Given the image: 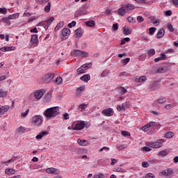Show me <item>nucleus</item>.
Listing matches in <instances>:
<instances>
[{"mask_svg": "<svg viewBox=\"0 0 178 178\" xmlns=\"http://www.w3.org/2000/svg\"><path fill=\"white\" fill-rule=\"evenodd\" d=\"M76 26V21H72L71 23L68 24V27L72 29V27H74Z\"/></svg>", "mask_w": 178, "mask_h": 178, "instance_id": "obj_60", "label": "nucleus"}, {"mask_svg": "<svg viewBox=\"0 0 178 178\" xmlns=\"http://www.w3.org/2000/svg\"><path fill=\"white\" fill-rule=\"evenodd\" d=\"M146 145L150 147V148H161V147H163V140L161 139L156 142H149L147 143Z\"/></svg>", "mask_w": 178, "mask_h": 178, "instance_id": "obj_2", "label": "nucleus"}, {"mask_svg": "<svg viewBox=\"0 0 178 178\" xmlns=\"http://www.w3.org/2000/svg\"><path fill=\"white\" fill-rule=\"evenodd\" d=\"M81 56L82 58H88V54L86 51H81Z\"/></svg>", "mask_w": 178, "mask_h": 178, "instance_id": "obj_61", "label": "nucleus"}, {"mask_svg": "<svg viewBox=\"0 0 178 178\" xmlns=\"http://www.w3.org/2000/svg\"><path fill=\"white\" fill-rule=\"evenodd\" d=\"M0 13H2L3 15L5 13H8V10L6 8H0Z\"/></svg>", "mask_w": 178, "mask_h": 178, "instance_id": "obj_58", "label": "nucleus"}, {"mask_svg": "<svg viewBox=\"0 0 178 178\" xmlns=\"http://www.w3.org/2000/svg\"><path fill=\"white\" fill-rule=\"evenodd\" d=\"M51 98H52V95H51V93H47L44 96V101L46 102H49V101H51Z\"/></svg>", "mask_w": 178, "mask_h": 178, "instance_id": "obj_32", "label": "nucleus"}, {"mask_svg": "<svg viewBox=\"0 0 178 178\" xmlns=\"http://www.w3.org/2000/svg\"><path fill=\"white\" fill-rule=\"evenodd\" d=\"M17 131L20 134H23V133H24V131H26V128H24V127L21 126V127L17 128Z\"/></svg>", "mask_w": 178, "mask_h": 178, "instance_id": "obj_41", "label": "nucleus"}, {"mask_svg": "<svg viewBox=\"0 0 178 178\" xmlns=\"http://www.w3.org/2000/svg\"><path fill=\"white\" fill-rule=\"evenodd\" d=\"M152 23H153L154 26H158V24H159V21L158 19H152Z\"/></svg>", "mask_w": 178, "mask_h": 178, "instance_id": "obj_62", "label": "nucleus"}, {"mask_svg": "<svg viewBox=\"0 0 178 178\" xmlns=\"http://www.w3.org/2000/svg\"><path fill=\"white\" fill-rule=\"evenodd\" d=\"M167 28L170 33H173V31H175V29H173V25H172V24H168Z\"/></svg>", "mask_w": 178, "mask_h": 178, "instance_id": "obj_50", "label": "nucleus"}, {"mask_svg": "<svg viewBox=\"0 0 178 178\" xmlns=\"http://www.w3.org/2000/svg\"><path fill=\"white\" fill-rule=\"evenodd\" d=\"M0 51H2V52H8L9 51H15V47H3L0 48Z\"/></svg>", "mask_w": 178, "mask_h": 178, "instance_id": "obj_17", "label": "nucleus"}, {"mask_svg": "<svg viewBox=\"0 0 178 178\" xmlns=\"http://www.w3.org/2000/svg\"><path fill=\"white\" fill-rule=\"evenodd\" d=\"M65 24L63 23V22H60L56 26L54 29V31H58L59 30H60V29H62V27H63V25Z\"/></svg>", "mask_w": 178, "mask_h": 178, "instance_id": "obj_27", "label": "nucleus"}, {"mask_svg": "<svg viewBox=\"0 0 178 178\" xmlns=\"http://www.w3.org/2000/svg\"><path fill=\"white\" fill-rule=\"evenodd\" d=\"M130 62V58H127L125 59H122L121 60V63H122V65H127Z\"/></svg>", "mask_w": 178, "mask_h": 178, "instance_id": "obj_45", "label": "nucleus"}, {"mask_svg": "<svg viewBox=\"0 0 178 178\" xmlns=\"http://www.w3.org/2000/svg\"><path fill=\"white\" fill-rule=\"evenodd\" d=\"M31 42H32V44H38V35H33L31 36Z\"/></svg>", "mask_w": 178, "mask_h": 178, "instance_id": "obj_22", "label": "nucleus"}, {"mask_svg": "<svg viewBox=\"0 0 178 178\" xmlns=\"http://www.w3.org/2000/svg\"><path fill=\"white\" fill-rule=\"evenodd\" d=\"M166 102V98H161L157 100L158 104H165Z\"/></svg>", "mask_w": 178, "mask_h": 178, "instance_id": "obj_57", "label": "nucleus"}, {"mask_svg": "<svg viewBox=\"0 0 178 178\" xmlns=\"http://www.w3.org/2000/svg\"><path fill=\"white\" fill-rule=\"evenodd\" d=\"M165 35V29H161L159 31V32L156 34L157 38H162Z\"/></svg>", "mask_w": 178, "mask_h": 178, "instance_id": "obj_24", "label": "nucleus"}, {"mask_svg": "<svg viewBox=\"0 0 178 178\" xmlns=\"http://www.w3.org/2000/svg\"><path fill=\"white\" fill-rule=\"evenodd\" d=\"M6 175H13L15 173V170L12 168H7L6 170Z\"/></svg>", "mask_w": 178, "mask_h": 178, "instance_id": "obj_47", "label": "nucleus"}, {"mask_svg": "<svg viewBox=\"0 0 178 178\" xmlns=\"http://www.w3.org/2000/svg\"><path fill=\"white\" fill-rule=\"evenodd\" d=\"M60 113V109L58 106L49 108L44 112V115L47 119H51V118H56Z\"/></svg>", "mask_w": 178, "mask_h": 178, "instance_id": "obj_1", "label": "nucleus"}, {"mask_svg": "<svg viewBox=\"0 0 178 178\" xmlns=\"http://www.w3.org/2000/svg\"><path fill=\"white\" fill-rule=\"evenodd\" d=\"M140 149H141V151H143V152H149V151H152V149L147 146L141 147Z\"/></svg>", "mask_w": 178, "mask_h": 178, "instance_id": "obj_42", "label": "nucleus"}, {"mask_svg": "<svg viewBox=\"0 0 178 178\" xmlns=\"http://www.w3.org/2000/svg\"><path fill=\"white\" fill-rule=\"evenodd\" d=\"M29 112H30V109L28 108L24 113H22L21 118H26L29 115Z\"/></svg>", "mask_w": 178, "mask_h": 178, "instance_id": "obj_55", "label": "nucleus"}, {"mask_svg": "<svg viewBox=\"0 0 178 178\" xmlns=\"http://www.w3.org/2000/svg\"><path fill=\"white\" fill-rule=\"evenodd\" d=\"M124 8L127 11V10H133L134 9V5L129 3V4L125 5Z\"/></svg>", "mask_w": 178, "mask_h": 178, "instance_id": "obj_33", "label": "nucleus"}, {"mask_svg": "<svg viewBox=\"0 0 178 178\" xmlns=\"http://www.w3.org/2000/svg\"><path fill=\"white\" fill-rule=\"evenodd\" d=\"M122 136H123L124 137H127V136H130V132L127 131H122L121 132Z\"/></svg>", "mask_w": 178, "mask_h": 178, "instance_id": "obj_54", "label": "nucleus"}, {"mask_svg": "<svg viewBox=\"0 0 178 178\" xmlns=\"http://www.w3.org/2000/svg\"><path fill=\"white\" fill-rule=\"evenodd\" d=\"M155 31H156V28L151 27L149 29V35H154Z\"/></svg>", "mask_w": 178, "mask_h": 178, "instance_id": "obj_39", "label": "nucleus"}, {"mask_svg": "<svg viewBox=\"0 0 178 178\" xmlns=\"http://www.w3.org/2000/svg\"><path fill=\"white\" fill-rule=\"evenodd\" d=\"M62 83H63V80L62 79V77L58 76L56 79V83H57V84H62Z\"/></svg>", "mask_w": 178, "mask_h": 178, "instance_id": "obj_49", "label": "nucleus"}, {"mask_svg": "<svg viewBox=\"0 0 178 178\" xmlns=\"http://www.w3.org/2000/svg\"><path fill=\"white\" fill-rule=\"evenodd\" d=\"M155 124V122H151L149 124L143 126L141 129L143 131H148L149 129H152V127Z\"/></svg>", "mask_w": 178, "mask_h": 178, "instance_id": "obj_13", "label": "nucleus"}, {"mask_svg": "<svg viewBox=\"0 0 178 178\" xmlns=\"http://www.w3.org/2000/svg\"><path fill=\"white\" fill-rule=\"evenodd\" d=\"M175 136V134L172 131H168L165 134V138H172Z\"/></svg>", "mask_w": 178, "mask_h": 178, "instance_id": "obj_37", "label": "nucleus"}, {"mask_svg": "<svg viewBox=\"0 0 178 178\" xmlns=\"http://www.w3.org/2000/svg\"><path fill=\"white\" fill-rule=\"evenodd\" d=\"M93 178H106L104 173L99 172L94 175Z\"/></svg>", "mask_w": 178, "mask_h": 178, "instance_id": "obj_40", "label": "nucleus"}, {"mask_svg": "<svg viewBox=\"0 0 178 178\" xmlns=\"http://www.w3.org/2000/svg\"><path fill=\"white\" fill-rule=\"evenodd\" d=\"M32 124L35 126H41L42 124V116L35 115L32 118Z\"/></svg>", "mask_w": 178, "mask_h": 178, "instance_id": "obj_5", "label": "nucleus"}, {"mask_svg": "<svg viewBox=\"0 0 178 178\" xmlns=\"http://www.w3.org/2000/svg\"><path fill=\"white\" fill-rule=\"evenodd\" d=\"M116 148L118 149V151H122V149H124V148H126V145H116Z\"/></svg>", "mask_w": 178, "mask_h": 178, "instance_id": "obj_48", "label": "nucleus"}, {"mask_svg": "<svg viewBox=\"0 0 178 178\" xmlns=\"http://www.w3.org/2000/svg\"><path fill=\"white\" fill-rule=\"evenodd\" d=\"M77 143L79 145H82L83 147L88 145V141L86 140L78 139Z\"/></svg>", "mask_w": 178, "mask_h": 178, "instance_id": "obj_25", "label": "nucleus"}, {"mask_svg": "<svg viewBox=\"0 0 178 178\" xmlns=\"http://www.w3.org/2000/svg\"><path fill=\"white\" fill-rule=\"evenodd\" d=\"M7 95H8V93H6V92L3 91L2 90L0 89V98L6 97Z\"/></svg>", "mask_w": 178, "mask_h": 178, "instance_id": "obj_56", "label": "nucleus"}, {"mask_svg": "<svg viewBox=\"0 0 178 178\" xmlns=\"http://www.w3.org/2000/svg\"><path fill=\"white\" fill-rule=\"evenodd\" d=\"M81 50L74 49L73 51L71 52V55L73 56H81Z\"/></svg>", "mask_w": 178, "mask_h": 178, "instance_id": "obj_20", "label": "nucleus"}, {"mask_svg": "<svg viewBox=\"0 0 178 178\" xmlns=\"http://www.w3.org/2000/svg\"><path fill=\"white\" fill-rule=\"evenodd\" d=\"M168 151L166 150H162L159 152V153L157 154V155H159V156H166V155H168Z\"/></svg>", "mask_w": 178, "mask_h": 178, "instance_id": "obj_36", "label": "nucleus"}, {"mask_svg": "<svg viewBox=\"0 0 178 178\" xmlns=\"http://www.w3.org/2000/svg\"><path fill=\"white\" fill-rule=\"evenodd\" d=\"M122 30H123V33H124V34H125V35H129L131 34L132 29H129V27L124 26Z\"/></svg>", "mask_w": 178, "mask_h": 178, "instance_id": "obj_19", "label": "nucleus"}, {"mask_svg": "<svg viewBox=\"0 0 178 178\" xmlns=\"http://www.w3.org/2000/svg\"><path fill=\"white\" fill-rule=\"evenodd\" d=\"M102 115H104V116H113V109H112V108H108L106 109H104L102 111Z\"/></svg>", "mask_w": 178, "mask_h": 178, "instance_id": "obj_9", "label": "nucleus"}, {"mask_svg": "<svg viewBox=\"0 0 178 178\" xmlns=\"http://www.w3.org/2000/svg\"><path fill=\"white\" fill-rule=\"evenodd\" d=\"M86 26H88V27H94V26H95V22H94L93 20H90L86 22Z\"/></svg>", "mask_w": 178, "mask_h": 178, "instance_id": "obj_31", "label": "nucleus"}, {"mask_svg": "<svg viewBox=\"0 0 178 178\" xmlns=\"http://www.w3.org/2000/svg\"><path fill=\"white\" fill-rule=\"evenodd\" d=\"M166 72V69L163 67H159L156 69V73H165Z\"/></svg>", "mask_w": 178, "mask_h": 178, "instance_id": "obj_38", "label": "nucleus"}, {"mask_svg": "<svg viewBox=\"0 0 178 178\" xmlns=\"http://www.w3.org/2000/svg\"><path fill=\"white\" fill-rule=\"evenodd\" d=\"M162 175L165 177H170L173 175V170L172 168H168L161 172Z\"/></svg>", "mask_w": 178, "mask_h": 178, "instance_id": "obj_11", "label": "nucleus"}, {"mask_svg": "<svg viewBox=\"0 0 178 178\" xmlns=\"http://www.w3.org/2000/svg\"><path fill=\"white\" fill-rule=\"evenodd\" d=\"M46 172L47 173H49V175H59V173H60V170L55 168H47Z\"/></svg>", "mask_w": 178, "mask_h": 178, "instance_id": "obj_8", "label": "nucleus"}, {"mask_svg": "<svg viewBox=\"0 0 178 178\" xmlns=\"http://www.w3.org/2000/svg\"><path fill=\"white\" fill-rule=\"evenodd\" d=\"M143 178H155V176L152 173H148L145 177Z\"/></svg>", "mask_w": 178, "mask_h": 178, "instance_id": "obj_59", "label": "nucleus"}, {"mask_svg": "<svg viewBox=\"0 0 178 178\" xmlns=\"http://www.w3.org/2000/svg\"><path fill=\"white\" fill-rule=\"evenodd\" d=\"M17 159H19V158L17 156H13L10 160H8L7 161H4L3 163H12L15 162V161H17Z\"/></svg>", "mask_w": 178, "mask_h": 178, "instance_id": "obj_34", "label": "nucleus"}, {"mask_svg": "<svg viewBox=\"0 0 178 178\" xmlns=\"http://www.w3.org/2000/svg\"><path fill=\"white\" fill-rule=\"evenodd\" d=\"M127 13V11L125 7H121L118 9V14L120 15V16H124Z\"/></svg>", "mask_w": 178, "mask_h": 178, "instance_id": "obj_21", "label": "nucleus"}, {"mask_svg": "<svg viewBox=\"0 0 178 178\" xmlns=\"http://www.w3.org/2000/svg\"><path fill=\"white\" fill-rule=\"evenodd\" d=\"M70 29L69 28H65L62 30V35L65 40L70 35Z\"/></svg>", "mask_w": 178, "mask_h": 178, "instance_id": "obj_12", "label": "nucleus"}, {"mask_svg": "<svg viewBox=\"0 0 178 178\" xmlns=\"http://www.w3.org/2000/svg\"><path fill=\"white\" fill-rule=\"evenodd\" d=\"M147 80V78L144 76H140L139 79H136V81L138 83H144V81H145Z\"/></svg>", "mask_w": 178, "mask_h": 178, "instance_id": "obj_43", "label": "nucleus"}, {"mask_svg": "<svg viewBox=\"0 0 178 178\" xmlns=\"http://www.w3.org/2000/svg\"><path fill=\"white\" fill-rule=\"evenodd\" d=\"M54 77H55L54 73H47L44 76L43 80L45 83H51V81L54 79Z\"/></svg>", "mask_w": 178, "mask_h": 178, "instance_id": "obj_6", "label": "nucleus"}, {"mask_svg": "<svg viewBox=\"0 0 178 178\" xmlns=\"http://www.w3.org/2000/svg\"><path fill=\"white\" fill-rule=\"evenodd\" d=\"M54 20H55V18L54 17H51L49 19L39 23L38 26H42L44 27V29H45V30H48L49 24H51Z\"/></svg>", "mask_w": 178, "mask_h": 178, "instance_id": "obj_4", "label": "nucleus"}, {"mask_svg": "<svg viewBox=\"0 0 178 178\" xmlns=\"http://www.w3.org/2000/svg\"><path fill=\"white\" fill-rule=\"evenodd\" d=\"M147 55H149V56H154V55H155V49H152L148 50Z\"/></svg>", "mask_w": 178, "mask_h": 178, "instance_id": "obj_46", "label": "nucleus"}, {"mask_svg": "<svg viewBox=\"0 0 178 178\" xmlns=\"http://www.w3.org/2000/svg\"><path fill=\"white\" fill-rule=\"evenodd\" d=\"M112 29L113 31H118L119 29V24H118V23L113 24Z\"/></svg>", "mask_w": 178, "mask_h": 178, "instance_id": "obj_53", "label": "nucleus"}, {"mask_svg": "<svg viewBox=\"0 0 178 178\" xmlns=\"http://www.w3.org/2000/svg\"><path fill=\"white\" fill-rule=\"evenodd\" d=\"M161 124H158L156 122H154V126L152 127V129L154 130H155V131H158V130H159V129H161Z\"/></svg>", "mask_w": 178, "mask_h": 178, "instance_id": "obj_35", "label": "nucleus"}, {"mask_svg": "<svg viewBox=\"0 0 178 178\" xmlns=\"http://www.w3.org/2000/svg\"><path fill=\"white\" fill-rule=\"evenodd\" d=\"M123 76H125L126 77H130L131 76V74H130V73H127L126 72H121L120 74V76L122 77Z\"/></svg>", "mask_w": 178, "mask_h": 178, "instance_id": "obj_51", "label": "nucleus"}, {"mask_svg": "<svg viewBox=\"0 0 178 178\" xmlns=\"http://www.w3.org/2000/svg\"><path fill=\"white\" fill-rule=\"evenodd\" d=\"M86 127V122L84 121H79L75 124L73 130H83Z\"/></svg>", "mask_w": 178, "mask_h": 178, "instance_id": "obj_7", "label": "nucleus"}, {"mask_svg": "<svg viewBox=\"0 0 178 178\" xmlns=\"http://www.w3.org/2000/svg\"><path fill=\"white\" fill-rule=\"evenodd\" d=\"M175 106H173V104H167L165 106V109H172V108H173Z\"/></svg>", "mask_w": 178, "mask_h": 178, "instance_id": "obj_64", "label": "nucleus"}, {"mask_svg": "<svg viewBox=\"0 0 178 178\" xmlns=\"http://www.w3.org/2000/svg\"><path fill=\"white\" fill-rule=\"evenodd\" d=\"M76 37H81L84 34V31L81 28H79L75 31Z\"/></svg>", "mask_w": 178, "mask_h": 178, "instance_id": "obj_23", "label": "nucleus"}, {"mask_svg": "<svg viewBox=\"0 0 178 178\" xmlns=\"http://www.w3.org/2000/svg\"><path fill=\"white\" fill-rule=\"evenodd\" d=\"M142 166L143 168H148V166H149V163H148L147 161H143L142 163Z\"/></svg>", "mask_w": 178, "mask_h": 178, "instance_id": "obj_63", "label": "nucleus"}, {"mask_svg": "<svg viewBox=\"0 0 178 178\" xmlns=\"http://www.w3.org/2000/svg\"><path fill=\"white\" fill-rule=\"evenodd\" d=\"M1 22L8 26H10V18L9 17L2 18Z\"/></svg>", "mask_w": 178, "mask_h": 178, "instance_id": "obj_28", "label": "nucleus"}, {"mask_svg": "<svg viewBox=\"0 0 178 178\" xmlns=\"http://www.w3.org/2000/svg\"><path fill=\"white\" fill-rule=\"evenodd\" d=\"M44 94H45V90L42 89L38 90L34 94L35 98H36V99H41V98H42V97L44 96Z\"/></svg>", "mask_w": 178, "mask_h": 178, "instance_id": "obj_10", "label": "nucleus"}, {"mask_svg": "<svg viewBox=\"0 0 178 178\" xmlns=\"http://www.w3.org/2000/svg\"><path fill=\"white\" fill-rule=\"evenodd\" d=\"M44 136H48V131H42L35 136L36 140H41Z\"/></svg>", "mask_w": 178, "mask_h": 178, "instance_id": "obj_16", "label": "nucleus"}, {"mask_svg": "<svg viewBox=\"0 0 178 178\" xmlns=\"http://www.w3.org/2000/svg\"><path fill=\"white\" fill-rule=\"evenodd\" d=\"M50 10H51V3L49 2L47 5L44 7V12L48 13H49Z\"/></svg>", "mask_w": 178, "mask_h": 178, "instance_id": "obj_44", "label": "nucleus"}, {"mask_svg": "<svg viewBox=\"0 0 178 178\" xmlns=\"http://www.w3.org/2000/svg\"><path fill=\"white\" fill-rule=\"evenodd\" d=\"M110 73H111V70H104L101 74V77H108Z\"/></svg>", "mask_w": 178, "mask_h": 178, "instance_id": "obj_26", "label": "nucleus"}, {"mask_svg": "<svg viewBox=\"0 0 178 178\" xmlns=\"http://www.w3.org/2000/svg\"><path fill=\"white\" fill-rule=\"evenodd\" d=\"M88 105V104H80L78 107L79 111H80L81 112H83V111L87 108Z\"/></svg>", "mask_w": 178, "mask_h": 178, "instance_id": "obj_30", "label": "nucleus"}, {"mask_svg": "<svg viewBox=\"0 0 178 178\" xmlns=\"http://www.w3.org/2000/svg\"><path fill=\"white\" fill-rule=\"evenodd\" d=\"M127 20L129 23H136V18L134 17H129L127 18Z\"/></svg>", "mask_w": 178, "mask_h": 178, "instance_id": "obj_52", "label": "nucleus"}, {"mask_svg": "<svg viewBox=\"0 0 178 178\" xmlns=\"http://www.w3.org/2000/svg\"><path fill=\"white\" fill-rule=\"evenodd\" d=\"M9 111V106H0V116L5 115L6 112Z\"/></svg>", "mask_w": 178, "mask_h": 178, "instance_id": "obj_14", "label": "nucleus"}, {"mask_svg": "<svg viewBox=\"0 0 178 178\" xmlns=\"http://www.w3.org/2000/svg\"><path fill=\"white\" fill-rule=\"evenodd\" d=\"M19 16H20V14H19V13H16L15 14L10 15L8 16V19H10V20H13L15 19H17V17H19Z\"/></svg>", "mask_w": 178, "mask_h": 178, "instance_id": "obj_29", "label": "nucleus"}, {"mask_svg": "<svg viewBox=\"0 0 178 178\" xmlns=\"http://www.w3.org/2000/svg\"><path fill=\"white\" fill-rule=\"evenodd\" d=\"M92 66V63L83 64L81 67L77 69L76 72L79 74H83V73H86V70H88L89 67H91Z\"/></svg>", "mask_w": 178, "mask_h": 178, "instance_id": "obj_3", "label": "nucleus"}, {"mask_svg": "<svg viewBox=\"0 0 178 178\" xmlns=\"http://www.w3.org/2000/svg\"><path fill=\"white\" fill-rule=\"evenodd\" d=\"M117 91L120 95H124V94H127V89H125L123 86L118 87L117 88Z\"/></svg>", "mask_w": 178, "mask_h": 178, "instance_id": "obj_15", "label": "nucleus"}, {"mask_svg": "<svg viewBox=\"0 0 178 178\" xmlns=\"http://www.w3.org/2000/svg\"><path fill=\"white\" fill-rule=\"evenodd\" d=\"M80 80H81V81H84L85 83H88L89 80H91V76L90 74H85L80 77Z\"/></svg>", "mask_w": 178, "mask_h": 178, "instance_id": "obj_18", "label": "nucleus"}]
</instances>
